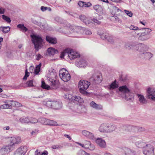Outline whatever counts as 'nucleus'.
I'll list each match as a JSON object with an SVG mask.
<instances>
[{
    "label": "nucleus",
    "instance_id": "f257e3e1",
    "mask_svg": "<svg viewBox=\"0 0 155 155\" xmlns=\"http://www.w3.org/2000/svg\"><path fill=\"white\" fill-rule=\"evenodd\" d=\"M119 90L123 94V97L130 101H133L134 99V94L126 85H123L119 87Z\"/></svg>",
    "mask_w": 155,
    "mask_h": 155
},
{
    "label": "nucleus",
    "instance_id": "f03ea898",
    "mask_svg": "<svg viewBox=\"0 0 155 155\" xmlns=\"http://www.w3.org/2000/svg\"><path fill=\"white\" fill-rule=\"evenodd\" d=\"M89 83L90 82L87 81L82 80L80 81L78 83V88L80 93L87 96L90 95V93L86 91L90 84Z\"/></svg>",
    "mask_w": 155,
    "mask_h": 155
},
{
    "label": "nucleus",
    "instance_id": "7ed1b4c3",
    "mask_svg": "<svg viewBox=\"0 0 155 155\" xmlns=\"http://www.w3.org/2000/svg\"><path fill=\"white\" fill-rule=\"evenodd\" d=\"M43 104L48 107L55 110L60 109L62 105V102L58 101H43Z\"/></svg>",
    "mask_w": 155,
    "mask_h": 155
},
{
    "label": "nucleus",
    "instance_id": "20e7f679",
    "mask_svg": "<svg viewBox=\"0 0 155 155\" xmlns=\"http://www.w3.org/2000/svg\"><path fill=\"white\" fill-rule=\"evenodd\" d=\"M67 54L71 60L80 57V55L78 53L74 51L72 49L67 48L61 53L60 57L61 58H63Z\"/></svg>",
    "mask_w": 155,
    "mask_h": 155
},
{
    "label": "nucleus",
    "instance_id": "39448f33",
    "mask_svg": "<svg viewBox=\"0 0 155 155\" xmlns=\"http://www.w3.org/2000/svg\"><path fill=\"white\" fill-rule=\"evenodd\" d=\"M30 36L36 50L38 51L39 49L41 48L42 45L43 40L38 35L35 34L31 35Z\"/></svg>",
    "mask_w": 155,
    "mask_h": 155
},
{
    "label": "nucleus",
    "instance_id": "423d86ee",
    "mask_svg": "<svg viewBox=\"0 0 155 155\" xmlns=\"http://www.w3.org/2000/svg\"><path fill=\"white\" fill-rule=\"evenodd\" d=\"M102 78L101 74H94L89 79L90 84L93 85L100 83L102 81Z\"/></svg>",
    "mask_w": 155,
    "mask_h": 155
},
{
    "label": "nucleus",
    "instance_id": "0eeeda50",
    "mask_svg": "<svg viewBox=\"0 0 155 155\" xmlns=\"http://www.w3.org/2000/svg\"><path fill=\"white\" fill-rule=\"evenodd\" d=\"M59 76L60 78L64 82L69 81L71 78L70 74L64 68H62L59 71Z\"/></svg>",
    "mask_w": 155,
    "mask_h": 155
},
{
    "label": "nucleus",
    "instance_id": "6e6552de",
    "mask_svg": "<svg viewBox=\"0 0 155 155\" xmlns=\"http://www.w3.org/2000/svg\"><path fill=\"white\" fill-rule=\"evenodd\" d=\"M5 104L1 106L4 109L11 108L12 106H17L18 107L21 106V104L13 101H6L4 102Z\"/></svg>",
    "mask_w": 155,
    "mask_h": 155
},
{
    "label": "nucleus",
    "instance_id": "1a4fd4ad",
    "mask_svg": "<svg viewBox=\"0 0 155 155\" xmlns=\"http://www.w3.org/2000/svg\"><path fill=\"white\" fill-rule=\"evenodd\" d=\"M154 148L153 146L148 144L143 149V152L144 155H154Z\"/></svg>",
    "mask_w": 155,
    "mask_h": 155
},
{
    "label": "nucleus",
    "instance_id": "9d476101",
    "mask_svg": "<svg viewBox=\"0 0 155 155\" xmlns=\"http://www.w3.org/2000/svg\"><path fill=\"white\" fill-rule=\"evenodd\" d=\"M146 96L149 99L155 101V89L149 87L147 89Z\"/></svg>",
    "mask_w": 155,
    "mask_h": 155
},
{
    "label": "nucleus",
    "instance_id": "9b49d317",
    "mask_svg": "<svg viewBox=\"0 0 155 155\" xmlns=\"http://www.w3.org/2000/svg\"><path fill=\"white\" fill-rule=\"evenodd\" d=\"M101 38L103 40H106L108 42L113 44L114 42V38L111 35L108 33H105L100 35Z\"/></svg>",
    "mask_w": 155,
    "mask_h": 155
},
{
    "label": "nucleus",
    "instance_id": "f8f14e48",
    "mask_svg": "<svg viewBox=\"0 0 155 155\" xmlns=\"http://www.w3.org/2000/svg\"><path fill=\"white\" fill-rule=\"evenodd\" d=\"M13 147L11 145L7 146L5 147H3L0 149V153L4 155L8 153L13 150Z\"/></svg>",
    "mask_w": 155,
    "mask_h": 155
},
{
    "label": "nucleus",
    "instance_id": "ddd939ff",
    "mask_svg": "<svg viewBox=\"0 0 155 155\" xmlns=\"http://www.w3.org/2000/svg\"><path fill=\"white\" fill-rule=\"evenodd\" d=\"M26 146H21L14 152V155H24L26 151Z\"/></svg>",
    "mask_w": 155,
    "mask_h": 155
},
{
    "label": "nucleus",
    "instance_id": "4468645a",
    "mask_svg": "<svg viewBox=\"0 0 155 155\" xmlns=\"http://www.w3.org/2000/svg\"><path fill=\"white\" fill-rule=\"evenodd\" d=\"M82 134L85 137L91 140H94L95 139L94 134L88 131L83 130L82 131Z\"/></svg>",
    "mask_w": 155,
    "mask_h": 155
},
{
    "label": "nucleus",
    "instance_id": "2eb2a0df",
    "mask_svg": "<svg viewBox=\"0 0 155 155\" xmlns=\"http://www.w3.org/2000/svg\"><path fill=\"white\" fill-rule=\"evenodd\" d=\"M21 141L20 137H12L10 139V145L12 147L15 144H17L20 143Z\"/></svg>",
    "mask_w": 155,
    "mask_h": 155
},
{
    "label": "nucleus",
    "instance_id": "dca6fc26",
    "mask_svg": "<svg viewBox=\"0 0 155 155\" xmlns=\"http://www.w3.org/2000/svg\"><path fill=\"white\" fill-rule=\"evenodd\" d=\"M96 143L100 147L103 148H105L107 145L105 141L100 138H97L96 140Z\"/></svg>",
    "mask_w": 155,
    "mask_h": 155
},
{
    "label": "nucleus",
    "instance_id": "f3484780",
    "mask_svg": "<svg viewBox=\"0 0 155 155\" xmlns=\"http://www.w3.org/2000/svg\"><path fill=\"white\" fill-rule=\"evenodd\" d=\"M137 95L139 101L141 104L145 105L147 103L148 101L143 95L137 94Z\"/></svg>",
    "mask_w": 155,
    "mask_h": 155
},
{
    "label": "nucleus",
    "instance_id": "a211bd4d",
    "mask_svg": "<svg viewBox=\"0 0 155 155\" xmlns=\"http://www.w3.org/2000/svg\"><path fill=\"white\" fill-rule=\"evenodd\" d=\"M136 129V128L135 126L128 125H124L123 126V130L128 132H135Z\"/></svg>",
    "mask_w": 155,
    "mask_h": 155
},
{
    "label": "nucleus",
    "instance_id": "6ab92c4d",
    "mask_svg": "<svg viewBox=\"0 0 155 155\" xmlns=\"http://www.w3.org/2000/svg\"><path fill=\"white\" fill-rule=\"evenodd\" d=\"M149 33L146 32H139L137 33L138 35L139 40L142 41H145L147 40L149 38H148L146 35H148Z\"/></svg>",
    "mask_w": 155,
    "mask_h": 155
},
{
    "label": "nucleus",
    "instance_id": "aec40b11",
    "mask_svg": "<svg viewBox=\"0 0 155 155\" xmlns=\"http://www.w3.org/2000/svg\"><path fill=\"white\" fill-rule=\"evenodd\" d=\"M90 106L97 110H101L103 109V106L100 104H97L94 101H92L90 104Z\"/></svg>",
    "mask_w": 155,
    "mask_h": 155
},
{
    "label": "nucleus",
    "instance_id": "412c9836",
    "mask_svg": "<svg viewBox=\"0 0 155 155\" xmlns=\"http://www.w3.org/2000/svg\"><path fill=\"white\" fill-rule=\"evenodd\" d=\"M76 64L79 67L85 68L87 66V62L84 59H81L77 62Z\"/></svg>",
    "mask_w": 155,
    "mask_h": 155
},
{
    "label": "nucleus",
    "instance_id": "4be33fe9",
    "mask_svg": "<svg viewBox=\"0 0 155 155\" xmlns=\"http://www.w3.org/2000/svg\"><path fill=\"white\" fill-rule=\"evenodd\" d=\"M107 123L102 124L99 128V130L101 133H107Z\"/></svg>",
    "mask_w": 155,
    "mask_h": 155
},
{
    "label": "nucleus",
    "instance_id": "5701e85b",
    "mask_svg": "<svg viewBox=\"0 0 155 155\" xmlns=\"http://www.w3.org/2000/svg\"><path fill=\"white\" fill-rule=\"evenodd\" d=\"M117 128V126L107 123V133H110L115 131Z\"/></svg>",
    "mask_w": 155,
    "mask_h": 155
},
{
    "label": "nucleus",
    "instance_id": "b1692460",
    "mask_svg": "<svg viewBox=\"0 0 155 155\" xmlns=\"http://www.w3.org/2000/svg\"><path fill=\"white\" fill-rule=\"evenodd\" d=\"M46 41L50 43L54 44L57 43V39L55 38H53L50 36H47L46 37Z\"/></svg>",
    "mask_w": 155,
    "mask_h": 155
},
{
    "label": "nucleus",
    "instance_id": "393cba45",
    "mask_svg": "<svg viewBox=\"0 0 155 155\" xmlns=\"http://www.w3.org/2000/svg\"><path fill=\"white\" fill-rule=\"evenodd\" d=\"M124 152L126 155H136V151L127 148H125Z\"/></svg>",
    "mask_w": 155,
    "mask_h": 155
},
{
    "label": "nucleus",
    "instance_id": "a878e982",
    "mask_svg": "<svg viewBox=\"0 0 155 155\" xmlns=\"http://www.w3.org/2000/svg\"><path fill=\"white\" fill-rule=\"evenodd\" d=\"M58 53V51L53 48H49L47 50V53L50 56H53L54 54Z\"/></svg>",
    "mask_w": 155,
    "mask_h": 155
},
{
    "label": "nucleus",
    "instance_id": "bb28decb",
    "mask_svg": "<svg viewBox=\"0 0 155 155\" xmlns=\"http://www.w3.org/2000/svg\"><path fill=\"white\" fill-rule=\"evenodd\" d=\"M71 30H73L74 29H79L80 30V34L84 35L85 28L80 26H71L70 27Z\"/></svg>",
    "mask_w": 155,
    "mask_h": 155
},
{
    "label": "nucleus",
    "instance_id": "cd10ccee",
    "mask_svg": "<svg viewBox=\"0 0 155 155\" xmlns=\"http://www.w3.org/2000/svg\"><path fill=\"white\" fill-rule=\"evenodd\" d=\"M49 81L51 82V86H53L54 89H56L58 87V81L52 78H49L48 79Z\"/></svg>",
    "mask_w": 155,
    "mask_h": 155
},
{
    "label": "nucleus",
    "instance_id": "c85d7f7f",
    "mask_svg": "<svg viewBox=\"0 0 155 155\" xmlns=\"http://www.w3.org/2000/svg\"><path fill=\"white\" fill-rule=\"evenodd\" d=\"M30 117H23L20 118L19 120L21 123L29 124L30 121Z\"/></svg>",
    "mask_w": 155,
    "mask_h": 155
},
{
    "label": "nucleus",
    "instance_id": "c756f323",
    "mask_svg": "<svg viewBox=\"0 0 155 155\" xmlns=\"http://www.w3.org/2000/svg\"><path fill=\"white\" fill-rule=\"evenodd\" d=\"M39 18H32L31 19V21L32 23L38 25V26L41 27V26H43L42 25L41 23L40 22Z\"/></svg>",
    "mask_w": 155,
    "mask_h": 155
},
{
    "label": "nucleus",
    "instance_id": "7c9ffc66",
    "mask_svg": "<svg viewBox=\"0 0 155 155\" xmlns=\"http://www.w3.org/2000/svg\"><path fill=\"white\" fill-rule=\"evenodd\" d=\"M71 102L74 103L78 102L80 103H82L83 102V100L79 96H73L72 101Z\"/></svg>",
    "mask_w": 155,
    "mask_h": 155
},
{
    "label": "nucleus",
    "instance_id": "2f4dec72",
    "mask_svg": "<svg viewBox=\"0 0 155 155\" xmlns=\"http://www.w3.org/2000/svg\"><path fill=\"white\" fill-rule=\"evenodd\" d=\"M135 144L138 147L142 148L143 149L147 144L142 141H137L135 143Z\"/></svg>",
    "mask_w": 155,
    "mask_h": 155
},
{
    "label": "nucleus",
    "instance_id": "473e14b6",
    "mask_svg": "<svg viewBox=\"0 0 155 155\" xmlns=\"http://www.w3.org/2000/svg\"><path fill=\"white\" fill-rule=\"evenodd\" d=\"M46 125L50 126H57V123L54 120L47 119Z\"/></svg>",
    "mask_w": 155,
    "mask_h": 155
},
{
    "label": "nucleus",
    "instance_id": "72a5a7b5",
    "mask_svg": "<svg viewBox=\"0 0 155 155\" xmlns=\"http://www.w3.org/2000/svg\"><path fill=\"white\" fill-rule=\"evenodd\" d=\"M118 87V85L116 84V81H114L108 86V88L109 90H111L115 89Z\"/></svg>",
    "mask_w": 155,
    "mask_h": 155
},
{
    "label": "nucleus",
    "instance_id": "f704fd0d",
    "mask_svg": "<svg viewBox=\"0 0 155 155\" xmlns=\"http://www.w3.org/2000/svg\"><path fill=\"white\" fill-rule=\"evenodd\" d=\"M17 27L18 28L20 29L21 31L24 32H26L28 30V29L23 24H18L17 25Z\"/></svg>",
    "mask_w": 155,
    "mask_h": 155
},
{
    "label": "nucleus",
    "instance_id": "c9c22d12",
    "mask_svg": "<svg viewBox=\"0 0 155 155\" xmlns=\"http://www.w3.org/2000/svg\"><path fill=\"white\" fill-rule=\"evenodd\" d=\"M10 28L9 27H1L0 29L4 33H8L10 30Z\"/></svg>",
    "mask_w": 155,
    "mask_h": 155
},
{
    "label": "nucleus",
    "instance_id": "e433bc0d",
    "mask_svg": "<svg viewBox=\"0 0 155 155\" xmlns=\"http://www.w3.org/2000/svg\"><path fill=\"white\" fill-rule=\"evenodd\" d=\"M103 17L101 15H99L97 18H93L92 20L95 23H96L97 25H100L101 24V22L99 20L102 19Z\"/></svg>",
    "mask_w": 155,
    "mask_h": 155
},
{
    "label": "nucleus",
    "instance_id": "4c0bfd02",
    "mask_svg": "<svg viewBox=\"0 0 155 155\" xmlns=\"http://www.w3.org/2000/svg\"><path fill=\"white\" fill-rule=\"evenodd\" d=\"M78 108L81 110H78L77 113L78 114H80L81 113H84L86 112V109L84 106H79Z\"/></svg>",
    "mask_w": 155,
    "mask_h": 155
},
{
    "label": "nucleus",
    "instance_id": "58836bf2",
    "mask_svg": "<svg viewBox=\"0 0 155 155\" xmlns=\"http://www.w3.org/2000/svg\"><path fill=\"white\" fill-rule=\"evenodd\" d=\"M142 54H143L145 56V57L147 59H148L151 58L153 56V54L149 52H143Z\"/></svg>",
    "mask_w": 155,
    "mask_h": 155
},
{
    "label": "nucleus",
    "instance_id": "ea45409f",
    "mask_svg": "<svg viewBox=\"0 0 155 155\" xmlns=\"http://www.w3.org/2000/svg\"><path fill=\"white\" fill-rule=\"evenodd\" d=\"M73 96L71 94H65L64 96V98L69 100L70 101H72V97Z\"/></svg>",
    "mask_w": 155,
    "mask_h": 155
},
{
    "label": "nucleus",
    "instance_id": "a19ab883",
    "mask_svg": "<svg viewBox=\"0 0 155 155\" xmlns=\"http://www.w3.org/2000/svg\"><path fill=\"white\" fill-rule=\"evenodd\" d=\"M141 137L140 135H137L136 136H132L131 137L130 139L133 142L135 143L139 139H140Z\"/></svg>",
    "mask_w": 155,
    "mask_h": 155
},
{
    "label": "nucleus",
    "instance_id": "79ce46f5",
    "mask_svg": "<svg viewBox=\"0 0 155 155\" xmlns=\"http://www.w3.org/2000/svg\"><path fill=\"white\" fill-rule=\"evenodd\" d=\"M93 8L97 12H101L102 10L101 7L99 5H97L94 6Z\"/></svg>",
    "mask_w": 155,
    "mask_h": 155
},
{
    "label": "nucleus",
    "instance_id": "37998d69",
    "mask_svg": "<svg viewBox=\"0 0 155 155\" xmlns=\"http://www.w3.org/2000/svg\"><path fill=\"white\" fill-rule=\"evenodd\" d=\"M41 65V63H40L36 67L34 71L35 74H38L40 72Z\"/></svg>",
    "mask_w": 155,
    "mask_h": 155
},
{
    "label": "nucleus",
    "instance_id": "c03bdc74",
    "mask_svg": "<svg viewBox=\"0 0 155 155\" xmlns=\"http://www.w3.org/2000/svg\"><path fill=\"white\" fill-rule=\"evenodd\" d=\"M135 44L133 42H130L127 43L125 45V47L126 48L128 49H130L133 48V46H134Z\"/></svg>",
    "mask_w": 155,
    "mask_h": 155
},
{
    "label": "nucleus",
    "instance_id": "a18cd8bd",
    "mask_svg": "<svg viewBox=\"0 0 155 155\" xmlns=\"http://www.w3.org/2000/svg\"><path fill=\"white\" fill-rule=\"evenodd\" d=\"M41 86L42 88L45 89L49 90L50 89L49 86L46 84L44 81H41Z\"/></svg>",
    "mask_w": 155,
    "mask_h": 155
},
{
    "label": "nucleus",
    "instance_id": "49530a36",
    "mask_svg": "<svg viewBox=\"0 0 155 155\" xmlns=\"http://www.w3.org/2000/svg\"><path fill=\"white\" fill-rule=\"evenodd\" d=\"M139 30L140 31V32L144 33L147 32V33H149L151 31V30L147 28H144L141 29H140Z\"/></svg>",
    "mask_w": 155,
    "mask_h": 155
},
{
    "label": "nucleus",
    "instance_id": "de8ad7c7",
    "mask_svg": "<svg viewBox=\"0 0 155 155\" xmlns=\"http://www.w3.org/2000/svg\"><path fill=\"white\" fill-rule=\"evenodd\" d=\"M47 119L44 117L40 118L38 119V122L43 124L46 125Z\"/></svg>",
    "mask_w": 155,
    "mask_h": 155
},
{
    "label": "nucleus",
    "instance_id": "09e8293b",
    "mask_svg": "<svg viewBox=\"0 0 155 155\" xmlns=\"http://www.w3.org/2000/svg\"><path fill=\"white\" fill-rule=\"evenodd\" d=\"M2 18L8 23H10L11 22V20L9 17L5 15H2Z\"/></svg>",
    "mask_w": 155,
    "mask_h": 155
},
{
    "label": "nucleus",
    "instance_id": "8fccbe9b",
    "mask_svg": "<svg viewBox=\"0 0 155 155\" xmlns=\"http://www.w3.org/2000/svg\"><path fill=\"white\" fill-rule=\"evenodd\" d=\"M41 9L42 12H45L47 10H48L49 12H51V9L50 7H48L44 6H42L41 7Z\"/></svg>",
    "mask_w": 155,
    "mask_h": 155
},
{
    "label": "nucleus",
    "instance_id": "3c124183",
    "mask_svg": "<svg viewBox=\"0 0 155 155\" xmlns=\"http://www.w3.org/2000/svg\"><path fill=\"white\" fill-rule=\"evenodd\" d=\"M30 118L31 119H30V121L29 122V123L35 124L37 123L38 122V120H37V119L35 118L31 117H30Z\"/></svg>",
    "mask_w": 155,
    "mask_h": 155
},
{
    "label": "nucleus",
    "instance_id": "603ef678",
    "mask_svg": "<svg viewBox=\"0 0 155 155\" xmlns=\"http://www.w3.org/2000/svg\"><path fill=\"white\" fill-rule=\"evenodd\" d=\"M33 81L32 80H30L28 81L26 83V85H27V87H33Z\"/></svg>",
    "mask_w": 155,
    "mask_h": 155
},
{
    "label": "nucleus",
    "instance_id": "864d4df0",
    "mask_svg": "<svg viewBox=\"0 0 155 155\" xmlns=\"http://www.w3.org/2000/svg\"><path fill=\"white\" fill-rule=\"evenodd\" d=\"M136 129H135V132L137 131L139 132L144 131L145 130V129L143 127H139L136 126Z\"/></svg>",
    "mask_w": 155,
    "mask_h": 155
},
{
    "label": "nucleus",
    "instance_id": "5fc2aeb1",
    "mask_svg": "<svg viewBox=\"0 0 155 155\" xmlns=\"http://www.w3.org/2000/svg\"><path fill=\"white\" fill-rule=\"evenodd\" d=\"M85 147L88 149L91 150H94L95 148L94 145L92 143H91L88 146L84 147Z\"/></svg>",
    "mask_w": 155,
    "mask_h": 155
},
{
    "label": "nucleus",
    "instance_id": "6e6d98bb",
    "mask_svg": "<svg viewBox=\"0 0 155 155\" xmlns=\"http://www.w3.org/2000/svg\"><path fill=\"white\" fill-rule=\"evenodd\" d=\"M126 28H129L131 30H139V29L138 27L135 26L133 25H131L130 27L126 26Z\"/></svg>",
    "mask_w": 155,
    "mask_h": 155
},
{
    "label": "nucleus",
    "instance_id": "4d7b16f0",
    "mask_svg": "<svg viewBox=\"0 0 155 155\" xmlns=\"http://www.w3.org/2000/svg\"><path fill=\"white\" fill-rule=\"evenodd\" d=\"M141 51L142 52H146L148 49V47L147 46L145 45H142L141 46Z\"/></svg>",
    "mask_w": 155,
    "mask_h": 155
},
{
    "label": "nucleus",
    "instance_id": "13d9d810",
    "mask_svg": "<svg viewBox=\"0 0 155 155\" xmlns=\"http://www.w3.org/2000/svg\"><path fill=\"white\" fill-rule=\"evenodd\" d=\"M63 147V146L61 145H53L52 146V148L53 149H59Z\"/></svg>",
    "mask_w": 155,
    "mask_h": 155
},
{
    "label": "nucleus",
    "instance_id": "bf43d9fd",
    "mask_svg": "<svg viewBox=\"0 0 155 155\" xmlns=\"http://www.w3.org/2000/svg\"><path fill=\"white\" fill-rule=\"evenodd\" d=\"M80 19L83 22V23L86 20H87V18L84 15H81L80 17Z\"/></svg>",
    "mask_w": 155,
    "mask_h": 155
},
{
    "label": "nucleus",
    "instance_id": "052dcab7",
    "mask_svg": "<svg viewBox=\"0 0 155 155\" xmlns=\"http://www.w3.org/2000/svg\"><path fill=\"white\" fill-rule=\"evenodd\" d=\"M125 12L126 13L127 15L129 16L130 17L132 16L133 14L130 11H128L127 10H124Z\"/></svg>",
    "mask_w": 155,
    "mask_h": 155
},
{
    "label": "nucleus",
    "instance_id": "680f3d73",
    "mask_svg": "<svg viewBox=\"0 0 155 155\" xmlns=\"http://www.w3.org/2000/svg\"><path fill=\"white\" fill-rule=\"evenodd\" d=\"M92 34L91 31L85 28L84 35L86 34L87 35H90Z\"/></svg>",
    "mask_w": 155,
    "mask_h": 155
},
{
    "label": "nucleus",
    "instance_id": "e2e57ef3",
    "mask_svg": "<svg viewBox=\"0 0 155 155\" xmlns=\"http://www.w3.org/2000/svg\"><path fill=\"white\" fill-rule=\"evenodd\" d=\"M71 30L72 32H74L75 34H80V30L79 29H74L73 30Z\"/></svg>",
    "mask_w": 155,
    "mask_h": 155
},
{
    "label": "nucleus",
    "instance_id": "0e129e2a",
    "mask_svg": "<svg viewBox=\"0 0 155 155\" xmlns=\"http://www.w3.org/2000/svg\"><path fill=\"white\" fill-rule=\"evenodd\" d=\"M39 130L38 129H35L32 131L31 134L32 135H36L39 132Z\"/></svg>",
    "mask_w": 155,
    "mask_h": 155
},
{
    "label": "nucleus",
    "instance_id": "69168bd1",
    "mask_svg": "<svg viewBox=\"0 0 155 155\" xmlns=\"http://www.w3.org/2000/svg\"><path fill=\"white\" fill-rule=\"evenodd\" d=\"M85 21H84V23L87 25L89 26L90 25V24L92 23L91 21L90 20H88L87 19V20H86Z\"/></svg>",
    "mask_w": 155,
    "mask_h": 155
},
{
    "label": "nucleus",
    "instance_id": "338daca9",
    "mask_svg": "<svg viewBox=\"0 0 155 155\" xmlns=\"http://www.w3.org/2000/svg\"><path fill=\"white\" fill-rule=\"evenodd\" d=\"M29 76L28 73L27 72V70L26 69L25 72V74L23 79L24 80H26L27 77Z\"/></svg>",
    "mask_w": 155,
    "mask_h": 155
},
{
    "label": "nucleus",
    "instance_id": "774afa93",
    "mask_svg": "<svg viewBox=\"0 0 155 155\" xmlns=\"http://www.w3.org/2000/svg\"><path fill=\"white\" fill-rule=\"evenodd\" d=\"M113 10L115 11L116 12H118L120 11L121 12V10L119 8L115 6L113 7Z\"/></svg>",
    "mask_w": 155,
    "mask_h": 155
}]
</instances>
